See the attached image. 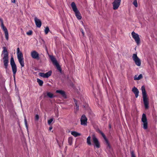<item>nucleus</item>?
<instances>
[{
	"mask_svg": "<svg viewBox=\"0 0 157 157\" xmlns=\"http://www.w3.org/2000/svg\"><path fill=\"white\" fill-rule=\"evenodd\" d=\"M87 119L84 115H82L80 119L81 124L83 125H86Z\"/></svg>",
	"mask_w": 157,
	"mask_h": 157,
	"instance_id": "nucleus-12",
	"label": "nucleus"
},
{
	"mask_svg": "<svg viewBox=\"0 0 157 157\" xmlns=\"http://www.w3.org/2000/svg\"><path fill=\"white\" fill-rule=\"evenodd\" d=\"M75 13V16H76L77 18L79 20L81 19L82 17L81 16V14L78 11L76 12Z\"/></svg>",
	"mask_w": 157,
	"mask_h": 157,
	"instance_id": "nucleus-19",
	"label": "nucleus"
},
{
	"mask_svg": "<svg viewBox=\"0 0 157 157\" xmlns=\"http://www.w3.org/2000/svg\"><path fill=\"white\" fill-rule=\"evenodd\" d=\"M71 5L73 10L75 12L78 11L74 2H72L71 4Z\"/></svg>",
	"mask_w": 157,
	"mask_h": 157,
	"instance_id": "nucleus-18",
	"label": "nucleus"
},
{
	"mask_svg": "<svg viewBox=\"0 0 157 157\" xmlns=\"http://www.w3.org/2000/svg\"><path fill=\"white\" fill-rule=\"evenodd\" d=\"M12 2L13 3H15V0H12Z\"/></svg>",
	"mask_w": 157,
	"mask_h": 157,
	"instance_id": "nucleus-36",
	"label": "nucleus"
},
{
	"mask_svg": "<svg viewBox=\"0 0 157 157\" xmlns=\"http://www.w3.org/2000/svg\"><path fill=\"white\" fill-rule=\"evenodd\" d=\"M142 121L143 123V128L145 129H146L147 128V119L146 115L143 114L142 115Z\"/></svg>",
	"mask_w": 157,
	"mask_h": 157,
	"instance_id": "nucleus-9",
	"label": "nucleus"
},
{
	"mask_svg": "<svg viewBox=\"0 0 157 157\" xmlns=\"http://www.w3.org/2000/svg\"><path fill=\"white\" fill-rule=\"evenodd\" d=\"M51 72L49 71L45 74L40 73H39V75L40 76L44 78H48L51 75Z\"/></svg>",
	"mask_w": 157,
	"mask_h": 157,
	"instance_id": "nucleus-13",
	"label": "nucleus"
},
{
	"mask_svg": "<svg viewBox=\"0 0 157 157\" xmlns=\"http://www.w3.org/2000/svg\"><path fill=\"white\" fill-rule=\"evenodd\" d=\"M76 106L75 107V109L76 111H78V105L77 104L75 103Z\"/></svg>",
	"mask_w": 157,
	"mask_h": 157,
	"instance_id": "nucleus-32",
	"label": "nucleus"
},
{
	"mask_svg": "<svg viewBox=\"0 0 157 157\" xmlns=\"http://www.w3.org/2000/svg\"><path fill=\"white\" fill-rule=\"evenodd\" d=\"M2 55L3 56V59L4 63V65L6 68L8 66V54L6 49H4Z\"/></svg>",
	"mask_w": 157,
	"mask_h": 157,
	"instance_id": "nucleus-3",
	"label": "nucleus"
},
{
	"mask_svg": "<svg viewBox=\"0 0 157 157\" xmlns=\"http://www.w3.org/2000/svg\"><path fill=\"white\" fill-rule=\"evenodd\" d=\"M90 139L91 137L90 136H88L87 139V143L89 145H91V143L90 142Z\"/></svg>",
	"mask_w": 157,
	"mask_h": 157,
	"instance_id": "nucleus-22",
	"label": "nucleus"
},
{
	"mask_svg": "<svg viewBox=\"0 0 157 157\" xmlns=\"http://www.w3.org/2000/svg\"><path fill=\"white\" fill-rule=\"evenodd\" d=\"M121 0H115L112 3L113 9L114 10L117 9L120 5Z\"/></svg>",
	"mask_w": 157,
	"mask_h": 157,
	"instance_id": "nucleus-10",
	"label": "nucleus"
},
{
	"mask_svg": "<svg viewBox=\"0 0 157 157\" xmlns=\"http://www.w3.org/2000/svg\"><path fill=\"white\" fill-rule=\"evenodd\" d=\"M17 56L19 63L22 67L24 66V58L22 52L20 51V48H17Z\"/></svg>",
	"mask_w": 157,
	"mask_h": 157,
	"instance_id": "nucleus-2",
	"label": "nucleus"
},
{
	"mask_svg": "<svg viewBox=\"0 0 157 157\" xmlns=\"http://www.w3.org/2000/svg\"><path fill=\"white\" fill-rule=\"evenodd\" d=\"M37 81L40 86H42V85L43 83V82L42 81L40 80L39 79L37 78Z\"/></svg>",
	"mask_w": 157,
	"mask_h": 157,
	"instance_id": "nucleus-24",
	"label": "nucleus"
},
{
	"mask_svg": "<svg viewBox=\"0 0 157 157\" xmlns=\"http://www.w3.org/2000/svg\"><path fill=\"white\" fill-rule=\"evenodd\" d=\"M49 31V29L48 27H46L45 29V32L46 34H48Z\"/></svg>",
	"mask_w": 157,
	"mask_h": 157,
	"instance_id": "nucleus-27",
	"label": "nucleus"
},
{
	"mask_svg": "<svg viewBox=\"0 0 157 157\" xmlns=\"http://www.w3.org/2000/svg\"><path fill=\"white\" fill-rule=\"evenodd\" d=\"M80 31H81V32L82 33L83 36H84V32H83V30L82 29H81L80 30Z\"/></svg>",
	"mask_w": 157,
	"mask_h": 157,
	"instance_id": "nucleus-35",
	"label": "nucleus"
},
{
	"mask_svg": "<svg viewBox=\"0 0 157 157\" xmlns=\"http://www.w3.org/2000/svg\"><path fill=\"white\" fill-rule=\"evenodd\" d=\"M71 134L75 137L79 136L81 135L80 133H78L75 131L71 132Z\"/></svg>",
	"mask_w": 157,
	"mask_h": 157,
	"instance_id": "nucleus-21",
	"label": "nucleus"
},
{
	"mask_svg": "<svg viewBox=\"0 0 157 157\" xmlns=\"http://www.w3.org/2000/svg\"><path fill=\"white\" fill-rule=\"evenodd\" d=\"M39 118V116L38 115H36L35 119L36 121H37Z\"/></svg>",
	"mask_w": 157,
	"mask_h": 157,
	"instance_id": "nucleus-31",
	"label": "nucleus"
},
{
	"mask_svg": "<svg viewBox=\"0 0 157 157\" xmlns=\"http://www.w3.org/2000/svg\"><path fill=\"white\" fill-rule=\"evenodd\" d=\"M32 33L33 32L32 31L30 30L27 33V35L30 36L32 34Z\"/></svg>",
	"mask_w": 157,
	"mask_h": 157,
	"instance_id": "nucleus-28",
	"label": "nucleus"
},
{
	"mask_svg": "<svg viewBox=\"0 0 157 157\" xmlns=\"http://www.w3.org/2000/svg\"><path fill=\"white\" fill-rule=\"evenodd\" d=\"M34 21L36 26L38 27H40L41 25V22L40 20L36 17H35Z\"/></svg>",
	"mask_w": 157,
	"mask_h": 157,
	"instance_id": "nucleus-14",
	"label": "nucleus"
},
{
	"mask_svg": "<svg viewBox=\"0 0 157 157\" xmlns=\"http://www.w3.org/2000/svg\"><path fill=\"white\" fill-rule=\"evenodd\" d=\"M10 64L12 67V69L13 73V76L14 78H15V74L17 71V68L13 57L11 58L10 60Z\"/></svg>",
	"mask_w": 157,
	"mask_h": 157,
	"instance_id": "nucleus-4",
	"label": "nucleus"
},
{
	"mask_svg": "<svg viewBox=\"0 0 157 157\" xmlns=\"http://www.w3.org/2000/svg\"><path fill=\"white\" fill-rule=\"evenodd\" d=\"M50 58L53 64L57 67V70L59 71H61L60 66L57 63L56 58L53 56H50Z\"/></svg>",
	"mask_w": 157,
	"mask_h": 157,
	"instance_id": "nucleus-6",
	"label": "nucleus"
},
{
	"mask_svg": "<svg viewBox=\"0 0 157 157\" xmlns=\"http://www.w3.org/2000/svg\"><path fill=\"white\" fill-rule=\"evenodd\" d=\"M142 75L141 74H140V75H139L137 77V79H138V80H139L140 79H141V78H142Z\"/></svg>",
	"mask_w": 157,
	"mask_h": 157,
	"instance_id": "nucleus-29",
	"label": "nucleus"
},
{
	"mask_svg": "<svg viewBox=\"0 0 157 157\" xmlns=\"http://www.w3.org/2000/svg\"><path fill=\"white\" fill-rule=\"evenodd\" d=\"M92 138L93 142L95 146L97 148L99 147L100 144L99 142L94 135H93L92 136Z\"/></svg>",
	"mask_w": 157,
	"mask_h": 157,
	"instance_id": "nucleus-11",
	"label": "nucleus"
},
{
	"mask_svg": "<svg viewBox=\"0 0 157 157\" xmlns=\"http://www.w3.org/2000/svg\"><path fill=\"white\" fill-rule=\"evenodd\" d=\"M56 92L60 94L64 98H66V95L64 92L61 90H57Z\"/></svg>",
	"mask_w": 157,
	"mask_h": 157,
	"instance_id": "nucleus-20",
	"label": "nucleus"
},
{
	"mask_svg": "<svg viewBox=\"0 0 157 157\" xmlns=\"http://www.w3.org/2000/svg\"><path fill=\"white\" fill-rule=\"evenodd\" d=\"M132 58L136 65L138 66H140V60L137 56L136 54H133L132 56Z\"/></svg>",
	"mask_w": 157,
	"mask_h": 157,
	"instance_id": "nucleus-8",
	"label": "nucleus"
},
{
	"mask_svg": "<svg viewBox=\"0 0 157 157\" xmlns=\"http://www.w3.org/2000/svg\"><path fill=\"white\" fill-rule=\"evenodd\" d=\"M52 127H50L49 128V130H51V129H52Z\"/></svg>",
	"mask_w": 157,
	"mask_h": 157,
	"instance_id": "nucleus-38",
	"label": "nucleus"
},
{
	"mask_svg": "<svg viewBox=\"0 0 157 157\" xmlns=\"http://www.w3.org/2000/svg\"><path fill=\"white\" fill-rule=\"evenodd\" d=\"M53 121V119L52 118L50 119L48 121V123L49 124H50Z\"/></svg>",
	"mask_w": 157,
	"mask_h": 157,
	"instance_id": "nucleus-30",
	"label": "nucleus"
},
{
	"mask_svg": "<svg viewBox=\"0 0 157 157\" xmlns=\"http://www.w3.org/2000/svg\"><path fill=\"white\" fill-rule=\"evenodd\" d=\"M31 55L34 59H37L39 57V54L35 51L31 52Z\"/></svg>",
	"mask_w": 157,
	"mask_h": 157,
	"instance_id": "nucleus-15",
	"label": "nucleus"
},
{
	"mask_svg": "<svg viewBox=\"0 0 157 157\" xmlns=\"http://www.w3.org/2000/svg\"><path fill=\"white\" fill-rule=\"evenodd\" d=\"M25 124H27V121L26 120V119H25Z\"/></svg>",
	"mask_w": 157,
	"mask_h": 157,
	"instance_id": "nucleus-37",
	"label": "nucleus"
},
{
	"mask_svg": "<svg viewBox=\"0 0 157 157\" xmlns=\"http://www.w3.org/2000/svg\"><path fill=\"white\" fill-rule=\"evenodd\" d=\"M100 133L101 134L102 137H103L104 139L105 140V141L106 142V143H107V147L108 148H109V149L110 148V145L108 143L107 140L106 138V137L105 136V135L101 131H99Z\"/></svg>",
	"mask_w": 157,
	"mask_h": 157,
	"instance_id": "nucleus-17",
	"label": "nucleus"
},
{
	"mask_svg": "<svg viewBox=\"0 0 157 157\" xmlns=\"http://www.w3.org/2000/svg\"><path fill=\"white\" fill-rule=\"evenodd\" d=\"M141 90L143 94V101L144 104L145 106V109H147L149 108L148 105L149 104L148 98L146 94L145 87L144 86H142L141 87Z\"/></svg>",
	"mask_w": 157,
	"mask_h": 157,
	"instance_id": "nucleus-1",
	"label": "nucleus"
},
{
	"mask_svg": "<svg viewBox=\"0 0 157 157\" xmlns=\"http://www.w3.org/2000/svg\"><path fill=\"white\" fill-rule=\"evenodd\" d=\"M47 95L50 98H52L54 97L53 94L50 92H47Z\"/></svg>",
	"mask_w": 157,
	"mask_h": 157,
	"instance_id": "nucleus-25",
	"label": "nucleus"
},
{
	"mask_svg": "<svg viewBox=\"0 0 157 157\" xmlns=\"http://www.w3.org/2000/svg\"><path fill=\"white\" fill-rule=\"evenodd\" d=\"M132 3L136 7H137L138 6V4L137 0H134Z\"/></svg>",
	"mask_w": 157,
	"mask_h": 157,
	"instance_id": "nucleus-26",
	"label": "nucleus"
},
{
	"mask_svg": "<svg viewBox=\"0 0 157 157\" xmlns=\"http://www.w3.org/2000/svg\"><path fill=\"white\" fill-rule=\"evenodd\" d=\"M131 157H136L133 152H131Z\"/></svg>",
	"mask_w": 157,
	"mask_h": 157,
	"instance_id": "nucleus-33",
	"label": "nucleus"
},
{
	"mask_svg": "<svg viewBox=\"0 0 157 157\" xmlns=\"http://www.w3.org/2000/svg\"><path fill=\"white\" fill-rule=\"evenodd\" d=\"M137 75H135L134 77V79L135 80H138V79H137Z\"/></svg>",
	"mask_w": 157,
	"mask_h": 157,
	"instance_id": "nucleus-34",
	"label": "nucleus"
},
{
	"mask_svg": "<svg viewBox=\"0 0 157 157\" xmlns=\"http://www.w3.org/2000/svg\"><path fill=\"white\" fill-rule=\"evenodd\" d=\"M132 91L134 93L136 97L137 98L138 96V94L139 93V91L136 88L134 87L132 89Z\"/></svg>",
	"mask_w": 157,
	"mask_h": 157,
	"instance_id": "nucleus-16",
	"label": "nucleus"
},
{
	"mask_svg": "<svg viewBox=\"0 0 157 157\" xmlns=\"http://www.w3.org/2000/svg\"><path fill=\"white\" fill-rule=\"evenodd\" d=\"M0 24L2 29L4 32L6 38L7 40H8L9 37L8 32L7 28L4 25L2 19L1 18H0Z\"/></svg>",
	"mask_w": 157,
	"mask_h": 157,
	"instance_id": "nucleus-5",
	"label": "nucleus"
},
{
	"mask_svg": "<svg viewBox=\"0 0 157 157\" xmlns=\"http://www.w3.org/2000/svg\"><path fill=\"white\" fill-rule=\"evenodd\" d=\"M132 35L133 38H134L137 43L138 45L140 43V38L139 35L137 33L133 32L132 33Z\"/></svg>",
	"mask_w": 157,
	"mask_h": 157,
	"instance_id": "nucleus-7",
	"label": "nucleus"
},
{
	"mask_svg": "<svg viewBox=\"0 0 157 157\" xmlns=\"http://www.w3.org/2000/svg\"><path fill=\"white\" fill-rule=\"evenodd\" d=\"M73 138L72 137H69L68 139V142L69 145H71L72 144Z\"/></svg>",
	"mask_w": 157,
	"mask_h": 157,
	"instance_id": "nucleus-23",
	"label": "nucleus"
}]
</instances>
